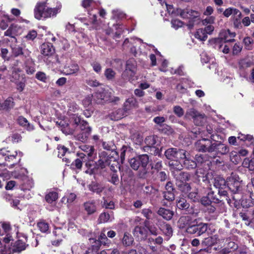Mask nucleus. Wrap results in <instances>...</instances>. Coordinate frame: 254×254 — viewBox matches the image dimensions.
<instances>
[{
	"instance_id": "nucleus-13",
	"label": "nucleus",
	"mask_w": 254,
	"mask_h": 254,
	"mask_svg": "<svg viewBox=\"0 0 254 254\" xmlns=\"http://www.w3.org/2000/svg\"><path fill=\"white\" fill-rule=\"evenodd\" d=\"M41 53L46 56H48V58L50 59L49 62V63L52 62V64L55 63V60L57 62H58V60L57 59V56L52 55L54 52V49L52 44L50 43H47L43 44L41 46Z\"/></svg>"
},
{
	"instance_id": "nucleus-3",
	"label": "nucleus",
	"mask_w": 254,
	"mask_h": 254,
	"mask_svg": "<svg viewBox=\"0 0 254 254\" xmlns=\"http://www.w3.org/2000/svg\"><path fill=\"white\" fill-rule=\"evenodd\" d=\"M47 1L45 0L39 1L36 4L34 8V16L38 20L56 16L61 11L62 4L58 2L56 7L49 8L47 6Z\"/></svg>"
},
{
	"instance_id": "nucleus-46",
	"label": "nucleus",
	"mask_w": 254,
	"mask_h": 254,
	"mask_svg": "<svg viewBox=\"0 0 254 254\" xmlns=\"http://www.w3.org/2000/svg\"><path fill=\"white\" fill-rule=\"evenodd\" d=\"M176 185L178 189L185 193L189 192L191 189L190 185L187 182L181 183L178 182V183H176Z\"/></svg>"
},
{
	"instance_id": "nucleus-42",
	"label": "nucleus",
	"mask_w": 254,
	"mask_h": 254,
	"mask_svg": "<svg viewBox=\"0 0 254 254\" xmlns=\"http://www.w3.org/2000/svg\"><path fill=\"white\" fill-rule=\"evenodd\" d=\"M130 139L135 145H140L143 141V137L138 131L130 132Z\"/></svg>"
},
{
	"instance_id": "nucleus-27",
	"label": "nucleus",
	"mask_w": 254,
	"mask_h": 254,
	"mask_svg": "<svg viewBox=\"0 0 254 254\" xmlns=\"http://www.w3.org/2000/svg\"><path fill=\"white\" fill-rule=\"evenodd\" d=\"M177 206L179 209L185 211L186 213L192 212V208L190 207V204L185 198H180L177 200Z\"/></svg>"
},
{
	"instance_id": "nucleus-54",
	"label": "nucleus",
	"mask_w": 254,
	"mask_h": 254,
	"mask_svg": "<svg viewBox=\"0 0 254 254\" xmlns=\"http://www.w3.org/2000/svg\"><path fill=\"white\" fill-rule=\"evenodd\" d=\"M58 198V194L56 191H50L45 196V199L48 203H51L55 201Z\"/></svg>"
},
{
	"instance_id": "nucleus-47",
	"label": "nucleus",
	"mask_w": 254,
	"mask_h": 254,
	"mask_svg": "<svg viewBox=\"0 0 254 254\" xmlns=\"http://www.w3.org/2000/svg\"><path fill=\"white\" fill-rule=\"evenodd\" d=\"M114 219V216L112 212L110 213L104 212L102 213L99 216V221L101 223H105L111 221Z\"/></svg>"
},
{
	"instance_id": "nucleus-44",
	"label": "nucleus",
	"mask_w": 254,
	"mask_h": 254,
	"mask_svg": "<svg viewBox=\"0 0 254 254\" xmlns=\"http://www.w3.org/2000/svg\"><path fill=\"white\" fill-rule=\"evenodd\" d=\"M181 160H170L169 162V166L171 170L180 171L183 168V165L180 162Z\"/></svg>"
},
{
	"instance_id": "nucleus-12",
	"label": "nucleus",
	"mask_w": 254,
	"mask_h": 254,
	"mask_svg": "<svg viewBox=\"0 0 254 254\" xmlns=\"http://www.w3.org/2000/svg\"><path fill=\"white\" fill-rule=\"evenodd\" d=\"M66 232V227L55 228L53 233L55 237V240L52 241V245L55 246H59L63 239L65 238Z\"/></svg>"
},
{
	"instance_id": "nucleus-26",
	"label": "nucleus",
	"mask_w": 254,
	"mask_h": 254,
	"mask_svg": "<svg viewBox=\"0 0 254 254\" xmlns=\"http://www.w3.org/2000/svg\"><path fill=\"white\" fill-rule=\"evenodd\" d=\"M190 115L192 116L194 124L197 126H201L205 121V115L200 114L195 110L191 111Z\"/></svg>"
},
{
	"instance_id": "nucleus-14",
	"label": "nucleus",
	"mask_w": 254,
	"mask_h": 254,
	"mask_svg": "<svg viewBox=\"0 0 254 254\" xmlns=\"http://www.w3.org/2000/svg\"><path fill=\"white\" fill-rule=\"evenodd\" d=\"M146 146H144V151L148 152L151 148L158 149L160 144V141L157 135H149L147 136L144 140Z\"/></svg>"
},
{
	"instance_id": "nucleus-37",
	"label": "nucleus",
	"mask_w": 254,
	"mask_h": 254,
	"mask_svg": "<svg viewBox=\"0 0 254 254\" xmlns=\"http://www.w3.org/2000/svg\"><path fill=\"white\" fill-rule=\"evenodd\" d=\"M214 186L218 190L227 188V180L220 177H216L214 179Z\"/></svg>"
},
{
	"instance_id": "nucleus-31",
	"label": "nucleus",
	"mask_w": 254,
	"mask_h": 254,
	"mask_svg": "<svg viewBox=\"0 0 254 254\" xmlns=\"http://www.w3.org/2000/svg\"><path fill=\"white\" fill-rule=\"evenodd\" d=\"M240 205L244 208H248L247 210H253L254 209V198L251 196L244 197L241 200Z\"/></svg>"
},
{
	"instance_id": "nucleus-41",
	"label": "nucleus",
	"mask_w": 254,
	"mask_h": 254,
	"mask_svg": "<svg viewBox=\"0 0 254 254\" xmlns=\"http://www.w3.org/2000/svg\"><path fill=\"white\" fill-rule=\"evenodd\" d=\"M218 237L217 235L208 237L203 239L201 245L205 247H211L217 243Z\"/></svg>"
},
{
	"instance_id": "nucleus-11",
	"label": "nucleus",
	"mask_w": 254,
	"mask_h": 254,
	"mask_svg": "<svg viewBox=\"0 0 254 254\" xmlns=\"http://www.w3.org/2000/svg\"><path fill=\"white\" fill-rule=\"evenodd\" d=\"M213 143L212 141L208 139L202 138L197 140L195 143V147L199 152H212L214 149L212 147Z\"/></svg>"
},
{
	"instance_id": "nucleus-48",
	"label": "nucleus",
	"mask_w": 254,
	"mask_h": 254,
	"mask_svg": "<svg viewBox=\"0 0 254 254\" xmlns=\"http://www.w3.org/2000/svg\"><path fill=\"white\" fill-rule=\"evenodd\" d=\"M124 117V111L122 109H119L113 112L110 115V118L112 120L118 121Z\"/></svg>"
},
{
	"instance_id": "nucleus-15",
	"label": "nucleus",
	"mask_w": 254,
	"mask_h": 254,
	"mask_svg": "<svg viewBox=\"0 0 254 254\" xmlns=\"http://www.w3.org/2000/svg\"><path fill=\"white\" fill-rule=\"evenodd\" d=\"M194 221V219L190 216H182L178 221V226L181 229H185L186 232L188 233V230L191 228L190 226L193 224Z\"/></svg>"
},
{
	"instance_id": "nucleus-21",
	"label": "nucleus",
	"mask_w": 254,
	"mask_h": 254,
	"mask_svg": "<svg viewBox=\"0 0 254 254\" xmlns=\"http://www.w3.org/2000/svg\"><path fill=\"white\" fill-rule=\"evenodd\" d=\"M24 61L25 71L28 74L32 75L36 71L34 61L31 58L30 55L23 59Z\"/></svg>"
},
{
	"instance_id": "nucleus-51",
	"label": "nucleus",
	"mask_w": 254,
	"mask_h": 254,
	"mask_svg": "<svg viewBox=\"0 0 254 254\" xmlns=\"http://www.w3.org/2000/svg\"><path fill=\"white\" fill-rule=\"evenodd\" d=\"M194 37L200 41H204L207 38V35L203 28H199L197 30L194 34Z\"/></svg>"
},
{
	"instance_id": "nucleus-45",
	"label": "nucleus",
	"mask_w": 254,
	"mask_h": 254,
	"mask_svg": "<svg viewBox=\"0 0 254 254\" xmlns=\"http://www.w3.org/2000/svg\"><path fill=\"white\" fill-rule=\"evenodd\" d=\"M102 146L104 149L108 151H111L112 155L111 154L110 156L114 157V155H117V152L115 151L116 149V146L112 142H103Z\"/></svg>"
},
{
	"instance_id": "nucleus-2",
	"label": "nucleus",
	"mask_w": 254,
	"mask_h": 254,
	"mask_svg": "<svg viewBox=\"0 0 254 254\" xmlns=\"http://www.w3.org/2000/svg\"><path fill=\"white\" fill-rule=\"evenodd\" d=\"M131 168L134 170H138V176L140 178L149 179L153 175L149 169V157L146 154L136 156L128 160Z\"/></svg>"
},
{
	"instance_id": "nucleus-7",
	"label": "nucleus",
	"mask_w": 254,
	"mask_h": 254,
	"mask_svg": "<svg viewBox=\"0 0 254 254\" xmlns=\"http://www.w3.org/2000/svg\"><path fill=\"white\" fill-rule=\"evenodd\" d=\"M190 227L188 231V234L198 237L207 232L209 225L203 222H198L196 219H194V221Z\"/></svg>"
},
{
	"instance_id": "nucleus-64",
	"label": "nucleus",
	"mask_w": 254,
	"mask_h": 254,
	"mask_svg": "<svg viewBox=\"0 0 254 254\" xmlns=\"http://www.w3.org/2000/svg\"><path fill=\"white\" fill-rule=\"evenodd\" d=\"M9 19L8 15H4L3 18L0 20V28L2 30L6 29L8 26Z\"/></svg>"
},
{
	"instance_id": "nucleus-18",
	"label": "nucleus",
	"mask_w": 254,
	"mask_h": 254,
	"mask_svg": "<svg viewBox=\"0 0 254 254\" xmlns=\"http://www.w3.org/2000/svg\"><path fill=\"white\" fill-rule=\"evenodd\" d=\"M158 227L163 234L169 240L173 235V230L171 225L165 222H160L158 224Z\"/></svg>"
},
{
	"instance_id": "nucleus-6",
	"label": "nucleus",
	"mask_w": 254,
	"mask_h": 254,
	"mask_svg": "<svg viewBox=\"0 0 254 254\" xmlns=\"http://www.w3.org/2000/svg\"><path fill=\"white\" fill-rule=\"evenodd\" d=\"M2 239L5 244L13 241L10 225L8 223H3L0 224V254H10L11 251L10 249L6 250L1 248L2 244L1 240Z\"/></svg>"
},
{
	"instance_id": "nucleus-49",
	"label": "nucleus",
	"mask_w": 254,
	"mask_h": 254,
	"mask_svg": "<svg viewBox=\"0 0 254 254\" xmlns=\"http://www.w3.org/2000/svg\"><path fill=\"white\" fill-rule=\"evenodd\" d=\"M39 230L42 233H48L49 232V224L44 220H41L37 223Z\"/></svg>"
},
{
	"instance_id": "nucleus-32",
	"label": "nucleus",
	"mask_w": 254,
	"mask_h": 254,
	"mask_svg": "<svg viewBox=\"0 0 254 254\" xmlns=\"http://www.w3.org/2000/svg\"><path fill=\"white\" fill-rule=\"evenodd\" d=\"M79 70L77 64L71 63L69 65H65L63 68V73L66 75H70L76 73Z\"/></svg>"
},
{
	"instance_id": "nucleus-62",
	"label": "nucleus",
	"mask_w": 254,
	"mask_h": 254,
	"mask_svg": "<svg viewBox=\"0 0 254 254\" xmlns=\"http://www.w3.org/2000/svg\"><path fill=\"white\" fill-rule=\"evenodd\" d=\"M224 249H227L230 254H232V252H234L238 249V245L235 242L230 241L228 243L227 247L224 248Z\"/></svg>"
},
{
	"instance_id": "nucleus-1",
	"label": "nucleus",
	"mask_w": 254,
	"mask_h": 254,
	"mask_svg": "<svg viewBox=\"0 0 254 254\" xmlns=\"http://www.w3.org/2000/svg\"><path fill=\"white\" fill-rule=\"evenodd\" d=\"M105 151H100L98 153L99 159L97 162L93 163V161L88 160L86 162L85 166L87 170L86 174L90 175L97 174L100 172V169H105L107 166L111 165L112 167L116 163V158L110 156Z\"/></svg>"
},
{
	"instance_id": "nucleus-22",
	"label": "nucleus",
	"mask_w": 254,
	"mask_h": 254,
	"mask_svg": "<svg viewBox=\"0 0 254 254\" xmlns=\"http://www.w3.org/2000/svg\"><path fill=\"white\" fill-rule=\"evenodd\" d=\"M212 147L214 149L213 152H215L218 155H225L229 152V146L220 142L213 143Z\"/></svg>"
},
{
	"instance_id": "nucleus-10",
	"label": "nucleus",
	"mask_w": 254,
	"mask_h": 254,
	"mask_svg": "<svg viewBox=\"0 0 254 254\" xmlns=\"http://www.w3.org/2000/svg\"><path fill=\"white\" fill-rule=\"evenodd\" d=\"M187 151L182 149L177 148H170L165 152L166 157L170 160H183L186 158Z\"/></svg>"
},
{
	"instance_id": "nucleus-34",
	"label": "nucleus",
	"mask_w": 254,
	"mask_h": 254,
	"mask_svg": "<svg viewBox=\"0 0 254 254\" xmlns=\"http://www.w3.org/2000/svg\"><path fill=\"white\" fill-rule=\"evenodd\" d=\"M173 174L174 178L176 179V182H180L181 183L187 182L189 180L190 176L187 172H178L177 174H175L174 171Z\"/></svg>"
},
{
	"instance_id": "nucleus-50",
	"label": "nucleus",
	"mask_w": 254,
	"mask_h": 254,
	"mask_svg": "<svg viewBox=\"0 0 254 254\" xmlns=\"http://www.w3.org/2000/svg\"><path fill=\"white\" fill-rule=\"evenodd\" d=\"M22 140V136L19 133H14L12 134L11 136H8L5 139V141L6 143H9L11 142L13 143H18L21 141Z\"/></svg>"
},
{
	"instance_id": "nucleus-40",
	"label": "nucleus",
	"mask_w": 254,
	"mask_h": 254,
	"mask_svg": "<svg viewBox=\"0 0 254 254\" xmlns=\"http://www.w3.org/2000/svg\"><path fill=\"white\" fill-rule=\"evenodd\" d=\"M11 245L13 244V241L10 242ZM26 246L24 242L22 240H19L16 241L13 243V248L12 251L14 252H20L26 249Z\"/></svg>"
},
{
	"instance_id": "nucleus-4",
	"label": "nucleus",
	"mask_w": 254,
	"mask_h": 254,
	"mask_svg": "<svg viewBox=\"0 0 254 254\" xmlns=\"http://www.w3.org/2000/svg\"><path fill=\"white\" fill-rule=\"evenodd\" d=\"M23 156L22 152L20 151H11L8 148H2L0 150V160H4L5 161L13 162L12 165L15 163L20 161L21 158ZM6 170L0 169V176L5 177V175L7 173Z\"/></svg>"
},
{
	"instance_id": "nucleus-55",
	"label": "nucleus",
	"mask_w": 254,
	"mask_h": 254,
	"mask_svg": "<svg viewBox=\"0 0 254 254\" xmlns=\"http://www.w3.org/2000/svg\"><path fill=\"white\" fill-rule=\"evenodd\" d=\"M14 106L13 99L12 97L7 98L2 104V110H8Z\"/></svg>"
},
{
	"instance_id": "nucleus-9",
	"label": "nucleus",
	"mask_w": 254,
	"mask_h": 254,
	"mask_svg": "<svg viewBox=\"0 0 254 254\" xmlns=\"http://www.w3.org/2000/svg\"><path fill=\"white\" fill-rule=\"evenodd\" d=\"M80 132L74 135L76 140L82 142H86L92 131V127L86 121H82L79 127Z\"/></svg>"
},
{
	"instance_id": "nucleus-23",
	"label": "nucleus",
	"mask_w": 254,
	"mask_h": 254,
	"mask_svg": "<svg viewBox=\"0 0 254 254\" xmlns=\"http://www.w3.org/2000/svg\"><path fill=\"white\" fill-rule=\"evenodd\" d=\"M79 148L87 154L89 160L93 161L96 158V152L93 146L83 144Z\"/></svg>"
},
{
	"instance_id": "nucleus-63",
	"label": "nucleus",
	"mask_w": 254,
	"mask_h": 254,
	"mask_svg": "<svg viewBox=\"0 0 254 254\" xmlns=\"http://www.w3.org/2000/svg\"><path fill=\"white\" fill-rule=\"evenodd\" d=\"M230 158L231 161L235 164H238L241 160L240 155L236 152H232L230 153Z\"/></svg>"
},
{
	"instance_id": "nucleus-25",
	"label": "nucleus",
	"mask_w": 254,
	"mask_h": 254,
	"mask_svg": "<svg viewBox=\"0 0 254 254\" xmlns=\"http://www.w3.org/2000/svg\"><path fill=\"white\" fill-rule=\"evenodd\" d=\"M157 213L167 221L171 220L174 215L173 211L164 207H160L157 210Z\"/></svg>"
},
{
	"instance_id": "nucleus-52",
	"label": "nucleus",
	"mask_w": 254,
	"mask_h": 254,
	"mask_svg": "<svg viewBox=\"0 0 254 254\" xmlns=\"http://www.w3.org/2000/svg\"><path fill=\"white\" fill-rule=\"evenodd\" d=\"M105 240H102L101 241H97V240L93 238H89V243L90 244L95 243L98 246V247L100 248L101 245H103L104 246H109V245L111 243V241L108 240L107 237L105 238Z\"/></svg>"
},
{
	"instance_id": "nucleus-28",
	"label": "nucleus",
	"mask_w": 254,
	"mask_h": 254,
	"mask_svg": "<svg viewBox=\"0 0 254 254\" xmlns=\"http://www.w3.org/2000/svg\"><path fill=\"white\" fill-rule=\"evenodd\" d=\"M22 183L21 184V189L23 190H29L34 186L33 181L32 179L27 176H22L21 177Z\"/></svg>"
},
{
	"instance_id": "nucleus-8",
	"label": "nucleus",
	"mask_w": 254,
	"mask_h": 254,
	"mask_svg": "<svg viewBox=\"0 0 254 254\" xmlns=\"http://www.w3.org/2000/svg\"><path fill=\"white\" fill-rule=\"evenodd\" d=\"M242 180L238 174L232 173L231 175L227 179V188L231 192H238L241 191Z\"/></svg>"
},
{
	"instance_id": "nucleus-17",
	"label": "nucleus",
	"mask_w": 254,
	"mask_h": 254,
	"mask_svg": "<svg viewBox=\"0 0 254 254\" xmlns=\"http://www.w3.org/2000/svg\"><path fill=\"white\" fill-rule=\"evenodd\" d=\"M133 234L138 241H141L147 238L148 231L143 226H137L134 228Z\"/></svg>"
},
{
	"instance_id": "nucleus-35",
	"label": "nucleus",
	"mask_w": 254,
	"mask_h": 254,
	"mask_svg": "<svg viewBox=\"0 0 254 254\" xmlns=\"http://www.w3.org/2000/svg\"><path fill=\"white\" fill-rule=\"evenodd\" d=\"M100 3L98 0H82L81 5L82 6L86 9L89 8L87 9L88 10L91 11L90 10V8H95V7H97L99 6Z\"/></svg>"
},
{
	"instance_id": "nucleus-57",
	"label": "nucleus",
	"mask_w": 254,
	"mask_h": 254,
	"mask_svg": "<svg viewBox=\"0 0 254 254\" xmlns=\"http://www.w3.org/2000/svg\"><path fill=\"white\" fill-rule=\"evenodd\" d=\"M216 198L217 199V201H216V203H222L224 204L226 202L230 206H233L232 204V200L230 196H218L216 195Z\"/></svg>"
},
{
	"instance_id": "nucleus-38",
	"label": "nucleus",
	"mask_w": 254,
	"mask_h": 254,
	"mask_svg": "<svg viewBox=\"0 0 254 254\" xmlns=\"http://www.w3.org/2000/svg\"><path fill=\"white\" fill-rule=\"evenodd\" d=\"M183 168L188 170L195 169L197 166V163L195 161L187 157L186 155V158L183 159Z\"/></svg>"
},
{
	"instance_id": "nucleus-39",
	"label": "nucleus",
	"mask_w": 254,
	"mask_h": 254,
	"mask_svg": "<svg viewBox=\"0 0 254 254\" xmlns=\"http://www.w3.org/2000/svg\"><path fill=\"white\" fill-rule=\"evenodd\" d=\"M141 213L146 218L144 223L146 226L150 220H152L155 216L154 213L149 208H144L142 210Z\"/></svg>"
},
{
	"instance_id": "nucleus-5",
	"label": "nucleus",
	"mask_w": 254,
	"mask_h": 254,
	"mask_svg": "<svg viewBox=\"0 0 254 254\" xmlns=\"http://www.w3.org/2000/svg\"><path fill=\"white\" fill-rule=\"evenodd\" d=\"M235 36L236 33L231 32L229 29L223 30L219 33L218 38L209 40V42L211 44L214 45L215 49L220 50L223 47V43L234 42Z\"/></svg>"
},
{
	"instance_id": "nucleus-53",
	"label": "nucleus",
	"mask_w": 254,
	"mask_h": 254,
	"mask_svg": "<svg viewBox=\"0 0 254 254\" xmlns=\"http://www.w3.org/2000/svg\"><path fill=\"white\" fill-rule=\"evenodd\" d=\"M237 138L240 141H249L251 144L253 143L254 142V138L253 135L250 134H244L241 133L238 134Z\"/></svg>"
},
{
	"instance_id": "nucleus-60",
	"label": "nucleus",
	"mask_w": 254,
	"mask_h": 254,
	"mask_svg": "<svg viewBox=\"0 0 254 254\" xmlns=\"http://www.w3.org/2000/svg\"><path fill=\"white\" fill-rule=\"evenodd\" d=\"M143 192L145 193L147 196L150 195L152 194H155L158 190L153 187L152 186H146L144 189H142Z\"/></svg>"
},
{
	"instance_id": "nucleus-30",
	"label": "nucleus",
	"mask_w": 254,
	"mask_h": 254,
	"mask_svg": "<svg viewBox=\"0 0 254 254\" xmlns=\"http://www.w3.org/2000/svg\"><path fill=\"white\" fill-rule=\"evenodd\" d=\"M232 194L231 195V198L232 200V205L234 207L238 209L240 206L241 200L243 198L242 197V193L240 191L238 192H232Z\"/></svg>"
},
{
	"instance_id": "nucleus-29",
	"label": "nucleus",
	"mask_w": 254,
	"mask_h": 254,
	"mask_svg": "<svg viewBox=\"0 0 254 254\" xmlns=\"http://www.w3.org/2000/svg\"><path fill=\"white\" fill-rule=\"evenodd\" d=\"M98 13L102 17H104L106 13L104 9L98 10L96 7L94 10H91V11L88 10L89 17L92 23H94L97 21V14Z\"/></svg>"
},
{
	"instance_id": "nucleus-56",
	"label": "nucleus",
	"mask_w": 254,
	"mask_h": 254,
	"mask_svg": "<svg viewBox=\"0 0 254 254\" xmlns=\"http://www.w3.org/2000/svg\"><path fill=\"white\" fill-rule=\"evenodd\" d=\"M104 75L108 80H113L115 75V71L111 68H106L104 72Z\"/></svg>"
},
{
	"instance_id": "nucleus-59",
	"label": "nucleus",
	"mask_w": 254,
	"mask_h": 254,
	"mask_svg": "<svg viewBox=\"0 0 254 254\" xmlns=\"http://www.w3.org/2000/svg\"><path fill=\"white\" fill-rule=\"evenodd\" d=\"M58 150V157L62 158L66 155V154H68V149L62 145H58L57 146Z\"/></svg>"
},
{
	"instance_id": "nucleus-24",
	"label": "nucleus",
	"mask_w": 254,
	"mask_h": 254,
	"mask_svg": "<svg viewBox=\"0 0 254 254\" xmlns=\"http://www.w3.org/2000/svg\"><path fill=\"white\" fill-rule=\"evenodd\" d=\"M195 175L197 181L200 183L201 181L205 184L209 183V177L211 175L209 173H205L204 170L202 169H197L195 171Z\"/></svg>"
},
{
	"instance_id": "nucleus-43",
	"label": "nucleus",
	"mask_w": 254,
	"mask_h": 254,
	"mask_svg": "<svg viewBox=\"0 0 254 254\" xmlns=\"http://www.w3.org/2000/svg\"><path fill=\"white\" fill-rule=\"evenodd\" d=\"M242 166L246 168H248L249 171L254 170V157H246L242 163Z\"/></svg>"
},
{
	"instance_id": "nucleus-19",
	"label": "nucleus",
	"mask_w": 254,
	"mask_h": 254,
	"mask_svg": "<svg viewBox=\"0 0 254 254\" xmlns=\"http://www.w3.org/2000/svg\"><path fill=\"white\" fill-rule=\"evenodd\" d=\"M201 203L204 206L210 205L212 203H216L217 201L216 194L213 191L210 190L206 196H204L200 198Z\"/></svg>"
},
{
	"instance_id": "nucleus-20",
	"label": "nucleus",
	"mask_w": 254,
	"mask_h": 254,
	"mask_svg": "<svg viewBox=\"0 0 254 254\" xmlns=\"http://www.w3.org/2000/svg\"><path fill=\"white\" fill-rule=\"evenodd\" d=\"M83 206L87 214L91 215L96 212L98 205L95 200H90L85 202Z\"/></svg>"
},
{
	"instance_id": "nucleus-36",
	"label": "nucleus",
	"mask_w": 254,
	"mask_h": 254,
	"mask_svg": "<svg viewBox=\"0 0 254 254\" xmlns=\"http://www.w3.org/2000/svg\"><path fill=\"white\" fill-rule=\"evenodd\" d=\"M89 190L93 192L100 194L104 190V187L99 183L95 182H92L88 186Z\"/></svg>"
},
{
	"instance_id": "nucleus-61",
	"label": "nucleus",
	"mask_w": 254,
	"mask_h": 254,
	"mask_svg": "<svg viewBox=\"0 0 254 254\" xmlns=\"http://www.w3.org/2000/svg\"><path fill=\"white\" fill-rule=\"evenodd\" d=\"M91 247L89 248L85 252V254H98L99 248L95 243L91 244Z\"/></svg>"
},
{
	"instance_id": "nucleus-33",
	"label": "nucleus",
	"mask_w": 254,
	"mask_h": 254,
	"mask_svg": "<svg viewBox=\"0 0 254 254\" xmlns=\"http://www.w3.org/2000/svg\"><path fill=\"white\" fill-rule=\"evenodd\" d=\"M18 124L29 131H32L34 129L33 125L30 124L28 120L22 116H20L17 119Z\"/></svg>"
},
{
	"instance_id": "nucleus-58",
	"label": "nucleus",
	"mask_w": 254,
	"mask_h": 254,
	"mask_svg": "<svg viewBox=\"0 0 254 254\" xmlns=\"http://www.w3.org/2000/svg\"><path fill=\"white\" fill-rule=\"evenodd\" d=\"M76 198V195L73 193H70L69 194L63 197L62 199V201L64 203H71Z\"/></svg>"
},
{
	"instance_id": "nucleus-16",
	"label": "nucleus",
	"mask_w": 254,
	"mask_h": 254,
	"mask_svg": "<svg viewBox=\"0 0 254 254\" xmlns=\"http://www.w3.org/2000/svg\"><path fill=\"white\" fill-rule=\"evenodd\" d=\"M11 53L14 57L22 56L23 59L28 57L31 54V52L28 50H22V48L19 45H10Z\"/></svg>"
}]
</instances>
